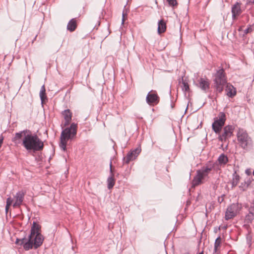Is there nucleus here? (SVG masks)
<instances>
[{"label": "nucleus", "mask_w": 254, "mask_h": 254, "mask_svg": "<svg viewBox=\"0 0 254 254\" xmlns=\"http://www.w3.org/2000/svg\"><path fill=\"white\" fill-rule=\"evenodd\" d=\"M24 136L22 141V145L30 152H34L42 151L44 146L43 141L40 139L35 133H32L29 129H24L16 132L14 136L12 138V141L16 144L21 142L20 139Z\"/></svg>", "instance_id": "f257e3e1"}, {"label": "nucleus", "mask_w": 254, "mask_h": 254, "mask_svg": "<svg viewBox=\"0 0 254 254\" xmlns=\"http://www.w3.org/2000/svg\"><path fill=\"white\" fill-rule=\"evenodd\" d=\"M41 226L34 221L28 238L17 239L15 243L22 246L25 251L37 249L43 244L44 238L41 233Z\"/></svg>", "instance_id": "f03ea898"}, {"label": "nucleus", "mask_w": 254, "mask_h": 254, "mask_svg": "<svg viewBox=\"0 0 254 254\" xmlns=\"http://www.w3.org/2000/svg\"><path fill=\"white\" fill-rule=\"evenodd\" d=\"M77 125L72 123L69 127H66L61 132L60 146L64 151L66 149V145L68 140H71L77 133Z\"/></svg>", "instance_id": "7ed1b4c3"}, {"label": "nucleus", "mask_w": 254, "mask_h": 254, "mask_svg": "<svg viewBox=\"0 0 254 254\" xmlns=\"http://www.w3.org/2000/svg\"><path fill=\"white\" fill-rule=\"evenodd\" d=\"M214 166L211 164H207L201 169L196 171V174L191 182L192 187H195L203 183V181L208 178V174L213 169Z\"/></svg>", "instance_id": "20e7f679"}, {"label": "nucleus", "mask_w": 254, "mask_h": 254, "mask_svg": "<svg viewBox=\"0 0 254 254\" xmlns=\"http://www.w3.org/2000/svg\"><path fill=\"white\" fill-rule=\"evenodd\" d=\"M237 137L239 146L246 151H250L253 147V141L247 131L239 128Z\"/></svg>", "instance_id": "39448f33"}, {"label": "nucleus", "mask_w": 254, "mask_h": 254, "mask_svg": "<svg viewBox=\"0 0 254 254\" xmlns=\"http://www.w3.org/2000/svg\"><path fill=\"white\" fill-rule=\"evenodd\" d=\"M226 120V116L224 112H220L217 117L214 119L212 128L216 134H220Z\"/></svg>", "instance_id": "423d86ee"}, {"label": "nucleus", "mask_w": 254, "mask_h": 254, "mask_svg": "<svg viewBox=\"0 0 254 254\" xmlns=\"http://www.w3.org/2000/svg\"><path fill=\"white\" fill-rule=\"evenodd\" d=\"M234 127L232 125H227L223 128V132L219 135L218 139L221 142H225L233 135Z\"/></svg>", "instance_id": "0eeeda50"}, {"label": "nucleus", "mask_w": 254, "mask_h": 254, "mask_svg": "<svg viewBox=\"0 0 254 254\" xmlns=\"http://www.w3.org/2000/svg\"><path fill=\"white\" fill-rule=\"evenodd\" d=\"M141 148L137 147L131 150L127 155L126 157L123 158V164H128L130 161L135 159L141 152Z\"/></svg>", "instance_id": "6e6552de"}, {"label": "nucleus", "mask_w": 254, "mask_h": 254, "mask_svg": "<svg viewBox=\"0 0 254 254\" xmlns=\"http://www.w3.org/2000/svg\"><path fill=\"white\" fill-rule=\"evenodd\" d=\"M160 100V98L156 91L151 90L148 92L146 97L147 103L151 106L157 105Z\"/></svg>", "instance_id": "1a4fd4ad"}, {"label": "nucleus", "mask_w": 254, "mask_h": 254, "mask_svg": "<svg viewBox=\"0 0 254 254\" xmlns=\"http://www.w3.org/2000/svg\"><path fill=\"white\" fill-rule=\"evenodd\" d=\"M239 206L238 205L235 203H233L230 205L227 209L225 214L226 220L230 219L234 217L238 211Z\"/></svg>", "instance_id": "9d476101"}, {"label": "nucleus", "mask_w": 254, "mask_h": 254, "mask_svg": "<svg viewBox=\"0 0 254 254\" xmlns=\"http://www.w3.org/2000/svg\"><path fill=\"white\" fill-rule=\"evenodd\" d=\"M241 3L240 2H236L233 4L231 8L232 17L233 20L237 19L238 17L242 13L243 11L241 7Z\"/></svg>", "instance_id": "9b49d317"}, {"label": "nucleus", "mask_w": 254, "mask_h": 254, "mask_svg": "<svg viewBox=\"0 0 254 254\" xmlns=\"http://www.w3.org/2000/svg\"><path fill=\"white\" fill-rule=\"evenodd\" d=\"M26 194V191L24 190H21L18 191L14 197L15 198V202L13 204V207H19L22 204L23 201L24 197Z\"/></svg>", "instance_id": "f8f14e48"}, {"label": "nucleus", "mask_w": 254, "mask_h": 254, "mask_svg": "<svg viewBox=\"0 0 254 254\" xmlns=\"http://www.w3.org/2000/svg\"><path fill=\"white\" fill-rule=\"evenodd\" d=\"M194 84L205 93L207 92L210 88L209 80H193Z\"/></svg>", "instance_id": "ddd939ff"}, {"label": "nucleus", "mask_w": 254, "mask_h": 254, "mask_svg": "<svg viewBox=\"0 0 254 254\" xmlns=\"http://www.w3.org/2000/svg\"><path fill=\"white\" fill-rule=\"evenodd\" d=\"M225 92L226 95L230 98H233L237 93L236 88L229 83L226 85Z\"/></svg>", "instance_id": "4468645a"}, {"label": "nucleus", "mask_w": 254, "mask_h": 254, "mask_svg": "<svg viewBox=\"0 0 254 254\" xmlns=\"http://www.w3.org/2000/svg\"><path fill=\"white\" fill-rule=\"evenodd\" d=\"M110 175L107 179V187L109 190L112 189L115 185V180L114 179V174L113 172L112 162L110 164Z\"/></svg>", "instance_id": "2eb2a0df"}, {"label": "nucleus", "mask_w": 254, "mask_h": 254, "mask_svg": "<svg viewBox=\"0 0 254 254\" xmlns=\"http://www.w3.org/2000/svg\"><path fill=\"white\" fill-rule=\"evenodd\" d=\"M214 86L215 87L216 91L220 93L223 90L224 86L226 87V85L227 83L226 82L227 80H214Z\"/></svg>", "instance_id": "dca6fc26"}, {"label": "nucleus", "mask_w": 254, "mask_h": 254, "mask_svg": "<svg viewBox=\"0 0 254 254\" xmlns=\"http://www.w3.org/2000/svg\"><path fill=\"white\" fill-rule=\"evenodd\" d=\"M166 23L163 19L159 20L158 22L157 32L159 34L164 33L166 30Z\"/></svg>", "instance_id": "f3484780"}, {"label": "nucleus", "mask_w": 254, "mask_h": 254, "mask_svg": "<svg viewBox=\"0 0 254 254\" xmlns=\"http://www.w3.org/2000/svg\"><path fill=\"white\" fill-rule=\"evenodd\" d=\"M77 26L76 18H72L67 23V30L70 32H73L76 29Z\"/></svg>", "instance_id": "a211bd4d"}, {"label": "nucleus", "mask_w": 254, "mask_h": 254, "mask_svg": "<svg viewBox=\"0 0 254 254\" xmlns=\"http://www.w3.org/2000/svg\"><path fill=\"white\" fill-rule=\"evenodd\" d=\"M240 179V176L235 171L233 174V178L232 180V187L235 188L239 182Z\"/></svg>", "instance_id": "6ab92c4d"}, {"label": "nucleus", "mask_w": 254, "mask_h": 254, "mask_svg": "<svg viewBox=\"0 0 254 254\" xmlns=\"http://www.w3.org/2000/svg\"><path fill=\"white\" fill-rule=\"evenodd\" d=\"M215 78L214 79H223L225 76V73L223 68L217 70L215 74Z\"/></svg>", "instance_id": "aec40b11"}, {"label": "nucleus", "mask_w": 254, "mask_h": 254, "mask_svg": "<svg viewBox=\"0 0 254 254\" xmlns=\"http://www.w3.org/2000/svg\"><path fill=\"white\" fill-rule=\"evenodd\" d=\"M253 220H254V207L252 210H250L245 218V220L247 223H252Z\"/></svg>", "instance_id": "412c9836"}, {"label": "nucleus", "mask_w": 254, "mask_h": 254, "mask_svg": "<svg viewBox=\"0 0 254 254\" xmlns=\"http://www.w3.org/2000/svg\"><path fill=\"white\" fill-rule=\"evenodd\" d=\"M62 115L65 120H71L72 114L69 109H66L63 111Z\"/></svg>", "instance_id": "4be33fe9"}, {"label": "nucleus", "mask_w": 254, "mask_h": 254, "mask_svg": "<svg viewBox=\"0 0 254 254\" xmlns=\"http://www.w3.org/2000/svg\"><path fill=\"white\" fill-rule=\"evenodd\" d=\"M218 161L220 164H224V165L227 163L228 159L227 156H226L224 154H222L218 157Z\"/></svg>", "instance_id": "5701e85b"}, {"label": "nucleus", "mask_w": 254, "mask_h": 254, "mask_svg": "<svg viewBox=\"0 0 254 254\" xmlns=\"http://www.w3.org/2000/svg\"><path fill=\"white\" fill-rule=\"evenodd\" d=\"M186 81L182 80V89L185 92H189L190 91V87L188 83Z\"/></svg>", "instance_id": "b1692460"}, {"label": "nucleus", "mask_w": 254, "mask_h": 254, "mask_svg": "<svg viewBox=\"0 0 254 254\" xmlns=\"http://www.w3.org/2000/svg\"><path fill=\"white\" fill-rule=\"evenodd\" d=\"M12 202H13V199L10 197H9L6 199V204L5 209L6 213H7L9 208L10 206L11 205Z\"/></svg>", "instance_id": "393cba45"}, {"label": "nucleus", "mask_w": 254, "mask_h": 254, "mask_svg": "<svg viewBox=\"0 0 254 254\" xmlns=\"http://www.w3.org/2000/svg\"><path fill=\"white\" fill-rule=\"evenodd\" d=\"M221 241V240L220 237H218L215 240V243H214V251L215 252H217L218 248L220 245Z\"/></svg>", "instance_id": "a878e982"}, {"label": "nucleus", "mask_w": 254, "mask_h": 254, "mask_svg": "<svg viewBox=\"0 0 254 254\" xmlns=\"http://www.w3.org/2000/svg\"><path fill=\"white\" fill-rule=\"evenodd\" d=\"M40 97L42 103H43V101L46 99L47 97L46 95V90H40Z\"/></svg>", "instance_id": "bb28decb"}, {"label": "nucleus", "mask_w": 254, "mask_h": 254, "mask_svg": "<svg viewBox=\"0 0 254 254\" xmlns=\"http://www.w3.org/2000/svg\"><path fill=\"white\" fill-rule=\"evenodd\" d=\"M169 5L172 7H174L178 5L177 0H166Z\"/></svg>", "instance_id": "cd10ccee"}, {"label": "nucleus", "mask_w": 254, "mask_h": 254, "mask_svg": "<svg viewBox=\"0 0 254 254\" xmlns=\"http://www.w3.org/2000/svg\"><path fill=\"white\" fill-rule=\"evenodd\" d=\"M249 184H246V183L245 182L244 183H242L239 186V188L240 190H245L246 189L248 188Z\"/></svg>", "instance_id": "c85d7f7f"}, {"label": "nucleus", "mask_w": 254, "mask_h": 254, "mask_svg": "<svg viewBox=\"0 0 254 254\" xmlns=\"http://www.w3.org/2000/svg\"><path fill=\"white\" fill-rule=\"evenodd\" d=\"M252 31V28L251 27V26L250 25V26L249 27H248L247 29H246L245 30H244V34H247L250 32H251Z\"/></svg>", "instance_id": "c756f323"}, {"label": "nucleus", "mask_w": 254, "mask_h": 254, "mask_svg": "<svg viewBox=\"0 0 254 254\" xmlns=\"http://www.w3.org/2000/svg\"><path fill=\"white\" fill-rule=\"evenodd\" d=\"M71 120H65V122H64V127H66L67 126H68L70 123Z\"/></svg>", "instance_id": "7c9ffc66"}, {"label": "nucleus", "mask_w": 254, "mask_h": 254, "mask_svg": "<svg viewBox=\"0 0 254 254\" xmlns=\"http://www.w3.org/2000/svg\"><path fill=\"white\" fill-rule=\"evenodd\" d=\"M247 3L254 4V0H247Z\"/></svg>", "instance_id": "2f4dec72"}, {"label": "nucleus", "mask_w": 254, "mask_h": 254, "mask_svg": "<svg viewBox=\"0 0 254 254\" xmlns=\"http://www.w3.org/2000/svg\"><path fill=\"white\" fill-rule=\"evenodd\" d=\"M124 21H125V14H124V12H123V15H122V24H124Z\"/></svg>", "instance_id": "473e14b6"}, {"label": "nucleus", "mask_w": 254, "mask_h": 254, "mask_svg": "<svg viewBox=\"0 0 254 254\" xmlns=\"http://www.w3.org/2000/svg\"><path fill=\"white\" fill-rule=\"evenodd\" d=\"M41 90H45V85H43L41 87Z\"/></svg>", "instance_id": "72a5a7b5"}, {"label": "nucleus", "mask_w": 254, "mask_h": 254, "mask_svg": "<svg viewBox=\"0 0 254 254\" xmlns=\"http://www.w3.org/2000/svg\"><path fill=\"white\" fill-rule=\"evenodd\" d=\"M37 37V35H36L35 36L34 38V39H33V40H32V43H34V41H35V40H36Z\"/></svg>", "instance_id": "f704fd0d"}, {"label": "nucleus", "mask_w": 254, "mask_h": 254, "mask_svg": "<svg viewBox=\"0 0 254 254\" xmlns=\"http://www.w3.org/2000/svg\"><path fill=\"white\" fill-rule=\"evenodd\" d=\"M171 106L172 109H173L174 107V104L173 102H172Z\"/></svg>", "instance_id": "c9c22d12"}, {"label": "nucleus", "mask_w": 254, "mask_h": 254, "mask_svg": "<svg viewBox=\"0 0 254 254\" xmlns=\"http://www.w3.org/2000/svg\"><path fill=\"white\" fill-rule=\"evenodd\" d=\"M179 79H182V80H183L184 79V77L183 76H182L181 78H179Z\"/></svg>", "instance_id": "e433bc0d"}, {"label": "nucleus", "mask_w": 254, "mask_h": 254, "mask_svg": "<svg viewBox=\"0 0 254 254\" xmlns=\"http://www.w3.org/2000/svg\"><path fill=\"white\" fill-rule=\"evenodd\" d=\"M199 254H203V252H201V253H200Z\"/></svg>", "instance_id": "4c0bfd02"}, {"label": "nucleus", "mask_w": 254, "mask_h": 254, "mask_svg": "<svg viewBox=\"0 0 254 254\" xmlns=\"http://www.w3.org/2000/svg\"><path fill=\"white\" fill-rule=\"evenodd\" d=\"M190 254V253H184V254Z\"/></svg>", "instance_id": "58836bf2"}, {"label": "nucleus", "mask_w": 254, "mask_h": 254, "mask_svg": "<svg viewBox=\"0 0 254 254\" xmlns=\"http://www.w3.org/2000/svg\"><path fill=\"white\" fill-rule=\"evenodd\" d=\"M199 79L202 80L204 79L203 78H200Z\"/></svg>", "instance_id": "ea45409f"}, {"label": "nucleus", "mask_w": 254, "mask_h": 254, "mask_svg": "<svg viewBox=\"0 0 254 254\" xmlns=\"http://www.w3.org/2000/svg\"><path fill=\"white\" fill-rule=\"evenodd\" d=\"M253 175L254 176V171H253Z\"/></svg>", "instance_id": "a19ab883"}]
</instances>
